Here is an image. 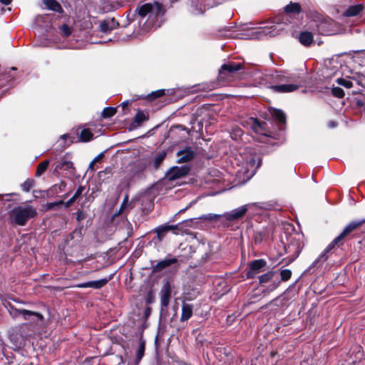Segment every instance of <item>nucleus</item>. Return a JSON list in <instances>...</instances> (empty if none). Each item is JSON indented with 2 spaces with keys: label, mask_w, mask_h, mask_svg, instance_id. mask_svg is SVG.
Here are the masks:
<instances>
[{
  "label": "nucleus",
  "mask_w": 365,
  "mask_h": 365,
  "mask_svg": "<svg viewBox=\"0 0 365 365\" xmlns=\"http://www.w3.org/2000/svg\"><path fill=\"white\" fill-rule=\"evenodd\" d=\"M200 219L210 221V222H217L220 221L221 219H224L223 215H217V214H212L209 213L207 215H202Z\"/></svg>",
  "instance_id": "24"
},
{
  "label": "nucleus",
  "mask_w": 365,
  "mask_h": 365,
  "mask_svg": "<svg viewBox=\"0 0 365 365\" xmlns=\"http://www.w3.org/2000/svg\"><path fill=\"white\" fill-rule=\"evenodd\" d=\"M104 156V153H100L99 155H98L93 160V161L94 163H98V162H101V160H102V158H103Z\"/></svg>",
  "instance_id": "40"
},
{
  "label": "nucleus",
  "mask_w": 365,
  "mask_h": 365,
  "mask_svg": "<svg viewBox=\"0 0 365 365\" xmlns=\"http://www.w3.org/2000/svg\"><path fill=\"white\" fill-rule=\"evenodd\" d=\"M163 14V6L158 2L147 3L138 8V14L142 18L148 16V19L153 20Z\"/></svg>",
  "instance_id": "4"
},
{
  "label": "nucleus",
  "mask_w": 365,
  "mask_h": 365,
  "mask_svg": "<svg viewBox=\"0 0 365 365\" xmlns=\"http://www.w3.org/2000/svg\"><path fill=\"white\" fill-rule=\"evenodd\" d=\"M43 3L46 5L48 9L58 13L63 12V9L61 4L56 0H43Z\"/></svg>",
  "instance_id": "16"
},
{
  "label": "nucleus",
  "mask_w": 365,
  "mask_h": 365,
  "mask_svg": "<svg viewBox=\"0 0 365 365\" xmlns=\"http://www.w3.org/2000/svg\"><path fill=\"white\" fill-rule=\"evenodd\" d=\"M145 351V345L144 344H141L140 346L138 348V354H137V358L138 360H140L143 357Z\"/></svg>",
  "instance_id": "37"
},
{
  "label": "nucleus",
  "mask_w": 365,
  "mask_h": 365,
  "mask_svg": "<svg viewBox=\"0 0 365 365\" xmlns=\"http://www.w3.org/2000/svg\"><path fill=\"white\" fill-rule=\"evenodd\" d=\"M103 173H105V174H106V173H111V168H109V167L106 168L103 171H101L99 173V175L101 176V175Z\"/></svg>",
  "instance_id": "43"
},
{
  "label": "nucleus",
  "mask_w": 365,
  "mask_h": 365,
  "mask_svg": "<svg viewBox=\"0 0 365 365\" xmlns=\"http://www.w3.org/2000/svg\"><path fill=\"white\" fill-rule=\"evenodd\" d=\"M68 135L64 134V135H63L61 136V138H63V139H64V140H65V139H67V138H68Z\"/></svg>",
  "instance_id": "50"
},
{
  "label": "nucleus",
  "mask_w": 365,
  "mask_h": 365,
  "mask_svg": "<svg viewBox=\"0 0 365 365\" xmlns=\"http://www.w3.org/2000/svg\"><path fill=\"white\" fill-rule=\"evenodd\" d=\"M177 155L178 157V163H187L193 159L195 153L191 148H187L184 150L178 151Z\"/></svg>",
  "instance_id": "14"
},
{
  "label": "nucleus",
  "mask_w": 365,
  "mask_h": 365,
  "mask_svg": "<svg viewBox=\"0 0 365 365\" xmlns=\"http://www.w3.org/2000/svg\"><path fill=\"white\" fill-rule=\"evenodd\" d=\"M56 169L70 170L73 169V163L69 160L67 158L63 157L56 165Z\"/></svg>",
  "instance_id": "22"
},
{
  "label": "nucleus",
  "mask_w": 365,
  "mask_h": 365,
  "mask_svg": "<svg viewBox=\"0 0 365 365\" xmlns=\"http://www.w3.org/2000/svg\"><path fill=\"white\" fill-rule=\"evenodd\" d=\"M128 103H128V101H125V102H123V103H122V106H123V108H125V107H127V106H128Z\"/></svg>",
  "instance_id": "49"
},
{
  "label": "nucleus",
  "mask_w": 365,
  "mask_h": 365,
  "mask_svg": "<svg viewBox=\"0 0 365 365\" xmlns=\"http://www.w3.org/2000/svg\"><path fill=\"white\" fill-rule=\"evenodd\" d=\"M95 164L96 163H94L93 160L89 164V166H88V169L89 170H91L92 171H94L95 170Z\"/></svg>",
  "instance_id": "45"
},
{
  "label": "nucleus",
  "mask_w": 365,
  "mask_h": 365,
  "mask_svg": "<svg viewBox=\"0 0 365 365\" xmlns=\"http://www.w3.org/2000/svg\"><path fill=\"white\" fill-rule=\"evenodd\" d=\"M192 316V307L188 304H183L182 306L181 322L188 320Z\"/></svg>",
  "instance_id": "18"
},
{
  "label": "nucleus",
  "mask_w": 365,
  "mask_h": 365,
  "mask_svg": "<svg viewBox=\"0 0 365 365\" xmlns=\"http://www.w3.org/2000/svg\"><path fill=\"white\" fill-rule=\"evenodd\" d=\"M363 7L361 5H356L350 6L345 12L346 16H354L360 13Z\"/></svg>",
  "instance_id": "23"
},
{
  "label": "nucleus",
  "mask_w": 365,
  "mask_h": 365,
  "mask_svg": "<svg viewBox=\"0 0 365 365\" xmlns=\"http://www.w3.org/2000/svg\"><path fill=\"white\" fill-rule=\"evenodd\" d=\"M49 165V160H44L41 163L37 168L36 176L40 177L47 169Z\"/></svg>",
  "instance_id": "28"
},
{
  "label": "nucleus",
  "mask_w": 365,
  "mask_h": 365,
  "mask_svg": "<svg viewBox=\"0 0 365 365\" xmlns=\"http://www.w3.org/2000/svg\"><path fill=\"white\" fill-rule=\"evenodd\" d=\"M364 223H365V219L358 221H352L349 223L344 227L341 233L335 237L332 242L327 247L324 251L319 256V257L315 260L314 264L325 262L328 259L327 253L330 252L335 246L339 247L343 245L345 237L358 229Z\"/></svg>",
  "instance_id": "2"
},
{
  "label": "nucleus",
  "mask_w": 365,
  "mask_h": 365,
  "mask_svg": "<svg viewBox=\"0 0 365 365\" xmlns=\"http://www.w3.org/2000/svg\"><path fill=\"white\" fill-rule=\"evenodd\" d=\"M178 263V259L175 257H167L162 261L158 262L153 266L154 272H160L166 267Z\"/></svg>",
  "instance_id": "15"
},
{
  "label": "nucleus",
  "mask_w": 365,
  "mask_h": 365,
  "mask_svg": "<svg viewBox=\"0 0 365 365\" xmlns=\"http://www.w3.org/2000/svg\"><path fill=\"white\" fill-rule=\"evenodd\" d=\"M328 125L329 128H333L336 126V123L334 121L331 120L329 122Z\"/></svg>",
  "instance_id": "46"
},
{
  "label": "nucleus",
  "mask_w": 365,
  "mask_h": 365,
  "mask_svg": "<svg viewBox=\"0 0 365 365\" xmlns=\"http://www.w3.org/2000/svg\"><path fill=\"white\" fill-rule=\"evenodd\" d=\"M34 180L33 179L29 178L21 185V187L22 190L28 192L30 191L31 187L34 186Z\"/></svg>",
  "instance_id": "29"
},
{
  "label": "nucleus",
  "mask_w": 365,
  "mask_h": 365,
  "mask_svg": "<svg viewBox=\"0 0 365 365\" xmlns=\"http://www.w3.org/2000/svg\"><path fill=\"white\" fill-rule=\"evenodd\" d=\"M37 215L36 209L29 205H21L15 207L10 212L12 222L19 226H24L26 222Z\"/></svg>",
  "instance_id": "3"
},
{
  "label": "nucleus",
  "mask_w": 365,
  "mask_h": 365,
  "mask_svg": "<svg viewBox=\"0 0 365 365\" xmlns=\"http://www.w3.org/2000/svg\"><path fill=\"white\" fill-rule=\"evenodd\" d=\"M284 11L285 14L281 18H278L274 24L263 27L259 31L260 35L274 37L280 34L286 29L285 26L289 20V15L299 14L301 11V6L298 3L291 2L284 7Z\"/></svg>",
  "instance_id": "1"
},
{
  "label": "nucleus",
  "mask_w": 365,
  "mask_h": 365,
  "mask_svg": "<svg viewBox=\"0 0 365 365\" xmlns=\"http://www.w3.org/2000/svg\"><path fill=\"white\" fill-rule=\"evenodd\" d=\"M116 26L115 20L113 19L109 21H103L100 24L101 31L103 33H108L112 31Z\"/></svg>",
  "instance_id": "19"
},
{
  "label": "nucleus",
  "mask_w": 365,
  "mask_h": 365,
  "mask_svg": "<svg viewBox=\"0 0 365 365\" xmlns=\"http://www.w3.org/2000/svg\"><path fill=\"white\" fill-rule=\"evenodd\" d=\"M166 155V153L163 152L159 153L158 155L155 156V160H154V166L157 169L161 164V163L163 161Z\"/></svg>",
  "instance_id": "33"
},
{
  "label": "nucleus",
  "mask_w": 365,
  "mask_h": 365,
  "mask_svg": "<svg viewBox=\"0 0 365 365\" xmlns=\"http://www.w3.org/2000/svg\"><path fill=\"white\" fill-rule=\"evenodd\" d=\"M266 265V261L262 259L252 261L250 264V270L247 273V278H254L257 274L264 270Z\"/></svg>",
  "instance_id": "8"
},
{
  "label": "nucleus",
  "mask_w": 365,
  "mask_h": 365,
  "mask_svg": "<svg viewBox=\"0 0 365 365\" xmlns=\"http://www.w3.org/2000/svg\"><path fill=\"white\" fill-rule=\"evenodd\" d=\"M189 171L190 168L187 165L173 167L169 170L168 176L170 180H175L185 176L189 173Z\"/></svg>",
  "instance_id": "11"
},
{
  "label": "nucleus",
  "mask_w": 365,
  "mask_h": 365,
  "mask_svg": "<svg viewBox=\"0 0 365 365\" xmlns=\"http://www.w3.org/2000/svg\"><path fill=\"white\" fill-rule=\"evenodd\" d=\"M62 202H51V203H48V209H52L54 206L58 205V204H61Z\"/></svg>",
  "instance_id": "44"
},
{
  "label": "nucleus",
  "mask_w": 365,
  "mask_h": 365,
  "mask_svg": "<svg viewBox=\"0 0 365 365\" xmlns=\"http://www.w3.org/2000/svg\"><path fill=\"white\" fill-rule=\"evenodd\" d=\"M242 64L240 63H229L223 64L219 71L220 77L222 79L229 77L235 72L242 69Z\"/></svg>",
  "instance_id": "7"
},
{
  "label": "nucleus",
  "mask_w": 365,
  "mask_h": 365,
  "mask_svg": "<svg viewBox=\"0 0 365 365\" xmlns=\"http://www.w3.org/2000/svg\"><path fill=\"white\" fill-rule=\"evenodd\" d=\"M281 279L282 281H287L292 276V272L290 269H284L280 272Z\"/></svg>",
  "instance_id": "34"
},
{
  "label": "nucleus",
  "mask_w": 365,
  "mask_h": 365,
  "mask_svg": "<svg viewBox=\"0 0 365 365\" xmlns=\"http://www.w3.org/2000/svg\"><path fill=\"white\" fill-rule=\"evenodd\" d=\"M148 165V162L145 159H140L133 163L126 176L128 182L141 174L146 169Z\"/></svg>",
  "instance_id": "5"
},
{
  "label": "nucleus",
  "mask_w": 365,
  "mask_h": 365,
  "mask_svg": "<svg viewBox=\"0 0 365 365\" xmlns=\"http://www.w3.org/2000/svg\"><path fill=\"white\" fill-rule=\"evenodd\" d=\"M10 313L14 317L21 314L24 320H28L31 317H36L38 321H41L43 319V317L41 313L27 309H11Z\"/></svg>",
  "instance_id": "10"
},
{
  "label": "nucleus",
  "mask_w": 365,
  "mask_h": 365,
  "mask_svg": "<svg viewBox=\"0 0 365 365\" xmlns=\"http://www.w3.org/2000/svg\"><path fill=\"white\" fill-rule=\"evenodd\" d=\"M301 87V81L294 80V83L272 86L271 89L276 93H291Z\"/></svg>",
  "instance_id": "6"
},
{
  "label": "nucleus",
  "mask_w": 365,
  "mask_h": 365,
  "mask_svg": "<svg viewBox=\"0 0 365 365\" xmlns=\"http://www.w3.org/2000/svg\"><path fill=\"white\" fill-rule=\"evenodd\" d=\"M127 205H128V197L126 196L121 205L120 212H123V209L124 207H125Z\"/></svg>",
  "instance_id": "41"
},
{
  "label": "nucleus",
  "mask_w": 365,
  "mask_h": 365,
  "mask_svg": "<svg viewBox=\"0 0 365 365\" xmlns=\"http://www.w3.org/2000/svg\"><path fill=\"white\" fill-rule=\"evenodd\" d=\"M61 31L65 36H68L71 34V30L70 27L66 24H63L61 27Z\"/></svg>",
  "instance_id": "36"
},
{
  "label": "nucleus",
  "mask_w": 365,
  "mask_h": 365,
  "mask_svg": "<svg viewBox=\"0 0 365 365\" xmlns=\"http://www.w3.org/2000/svg\"><path fill=\"white\" fill-rule=\"evenodd\" d=\"M248 210V205H242L240 207L234 209L230 212L223 214L224 220L227 221H235L242 218Z\"/></svg>",
  "instance_id": "9"
},
{
  "label": "nucleus",
  "mask_w": 365,
  "mask_h": 365,
  "mask_svg": "<svg viewBox=\"0 0 365 365\" xmlns=\"http://www.w3.org/2000/svg\"><path fill=\"white\" fill-rule=\"evenodd\" d=\"M11 1L12 0H0V1L5 5H9Z\"/></svg>",
  "instance_id": "47"
},
{
  "label": "nucleus",
  "mask_w": 365,
  "mask_h": 365,
  "mask_svg": "<svg viewBox=\"0 0 365 365\" xmlns=\"http://www.w3.org/2000/svg\"><path fill=\"white\" fill-rule=\"evenodd\" d=\"M171 298V285L169 282H166L162 287L160 290V304L163 307L169 305Z\"/></svg>",
  "instance_id": "12"
},
{
  "label": "nucleus",
  "mask_w": 365,
  "mask_h": 365,
  "mask_svg": "<svg viewBox=\"0 0 365 365\" xmlns=\"http://www.w3.org/2000/svg\"><path fill=\"white\" fill-rule=\"evenodd\" d=\"M93 134L91 133V131L88 128H85L81 130L79 138L81 141L87 142L91 140L93 138Z\"/></svg>",
  "instance_id": "26"
},
{
  "label": "nucleus",
  "mask_w": 365,
  "mask_h": 365,
  "mask_svg": "<svg viewBox=\"0 0 365 365\" xmlns=\"http://www.w3.org/2000/svg\"><path fill=\"white\" fill-rule=\"evenodd\" d=\"M336 83L346 88H351L353 86V83L350 80L343 78H338Z\"/></svg>",
  "instance_id": "32"
},
{
  "label": "nucleus",
  "mask_w": 365,
  "mask_h": 365,
  "mask_svg": "<svg viewBox=\"0 0 365 365\" xmlns=\"http://www.w3.org/2000/svg\"><path fill=\"white\" fill-rule=\"evenodd\" d=\"M333 96L337 98H343L344 96V91L339 87H334L331 90Z\"/></svg>",
  "instance_id": "35"
},
{
  "label": "nucleus",
  "mask_w": 365,
  "mask_h": 365,
  "mask_svg": "<svg viewBox=\"0 0 365 365\" xmlns=\"http://www.w3.org/2000/svg\"><path fill=\"white\" fill-rule=\"evenodd\" d=\"M110 279V277H109L108 279L104 278V279H101L99 280L90 281V282L78 284L76 285V287H78V288L91 287V288H93V289H100V288L103 287V286H105Z\"/></svg>",
  "instance_id": "13"
},
{
  "label": "nucleus",
  "mask_w": 365,
  "mask_h": 365,
  "mask_svg": "<svg viewBox=\"0 0 365 365\" xmlns=\"http://www.w3.org/2000/svg\"><path fill=\"white\" fill-rule=\"evenodd\" d=\"M163 94H164V91L159 90V91H157L156 92L153 93L152 96H153V97L155 98L162 96Z\"/></svg>",
  "instance_id": "39"
},
{
  "label": "nucleus",
  "mask_w": 365,
  "mask_h": 365,
  "mask_svg": "<svg viewBox=\"0 0 365 365\" xmlns=\"http://www.w3.org/2000/svg\"><path fill=\"white\" fill-rule=\"evenodd\" d=\"M272 115L279 120V123H284L286 122V115L282 110L279 109H274L272 112Z\"/></svg>",
  "instance_id": "25"
},
{
  "label": "nucleus",
  "mask_w": 365,
  "mask_h": 365,
  "mask_svg": "<svg viewBox=\"0 0 365 365\" xmlns=\"http://www.w3.org/2000/svg\"><path fill=\"white\" fill-rule=\"evenodd\" d=\"M76 199H75L73 197H72L69 200H68L66 202V207H69L71 206L75 201H76Z\"/></svg>",
  "instance_id": "42"
},
{
  "label": "nucleus",
  "mask_w": 365,
  "mask_h": 365,
  "mask_svg": "<svg viewBox=\"0 0 365 365\" xmlns=\"http://www.w3.org/2000/svg\"><path fill=\"white\" fill-rule=\"evenodd\" d=\"M116 113V108L108 107L103 109L102 116L105 118H108L113 116Z\"/></svg>",
  "instance_id": "31"
},
{
  "label": "nucleus",
  "mask_w": 365,
  "mask_h": 365,
  "mask_svg": "<svg viewBox=\"0 0 365 365\" xmlns=\"http://www.w3.org/2000/svg\"><path fill=\"white\" fill-rule=\"evenodd\" d=\"M252 121V128L253 129V130L256 133H258V134H262V135H267V133H265L266 131V129H265V127L264 128V124L263 123H260L258 120H257L256 119H253L252 118L251 119ZM266 124L264 123V125Z\"/></svg>",
  "instance_id": "20"
},
{
  "label": "nucleus",
  "mask_w": 365,
  "mask_h": 365,
  "mask_svg": "<svg viewBox=\"0 0 365 365\" xmlns=\"http://www.w3.org/2000/svg\"><path fill=\"white\" fill-rule=\"evenodd\" d=\"M274 272L273 271H269L267 273L259 277V283H266L272 279Z\"/></svg>",
  "instance_id": "30"
},
{
  "label": "nucleus",
  "mask_w": 365,
  "mask_h": 365,
  "mask_svg": "<svg viewBox=\"0 0 365 365\" xmlns=\"http://www.w3.org/2000/svg\"><path fill=\"white\" fill-rule=\"evenodd\" d=\"M147 302H148V303H150V302H151V292H149V293H148Z\"/></svg>",
  "instance_id": "48"
},
{
  "label": "nucleus",
  "mask_w": 365,
  "mask_h": 365,
  "mask_svg": "<svg viewBox=\"0 0 365 365\" xmlns=\"http://www.w3.org/2000/svg\"><path fill=\"white\" fill-rule=\"evenodd\" d=\"M176 227L174 225H165L156 229V233L158 237V240L160 241L164 237L165 235L170 230H173Z\"/></svg>",
  "instance_id": "21"
},
{
  "label": "nucleus",
  "mask_w": 365,
  "mask_h": 365,
  "mask_svg": "<svg viewBox=\"0 0 365 365\" xmlns=\"http://www.w3.org/2000/svg\"><path fill=\"white\" fill-rule=\"evenodd\" d=\"M299 41L302 45L308 46L313 41V35L309 31L301 32L299 36Z\"/></svg>",
  "instance_id": "17"
},
{
  "label": "nucleus",
  "mask_w": 365,
  "mask_h": 365,
  "mask_svg": "<svg viewBox=\"0 0 365 365\" xmlns=\"http://www.w3.org/2000/svg\"><path fill=\"white\" fill-rule=\"evenodd\" d=\"M148 119V114H146L145 113H144L143 111L142 110H139L135 116V119H134V121L135 123H136L138 125H140V123H142L143 121H145Z\"/></svg>",
  "instance_id": "27"
},
{
  "label": "nucleus",
  "mask_w": 365,
  "mask_h": 365,
  "mask_svg": "<svg viewBox=\"0 0 365 365\" xmlns=\"http://www.w3.org/2000/svg\"><path fill=\"white\" fill-rule=\"evenodd\" d=\"M83 190H84V187L81 186V185L79 186L73 197L75 199H77L82 194Z\"/></svg>",
  "instance_id": "38"
}]
</instances>
